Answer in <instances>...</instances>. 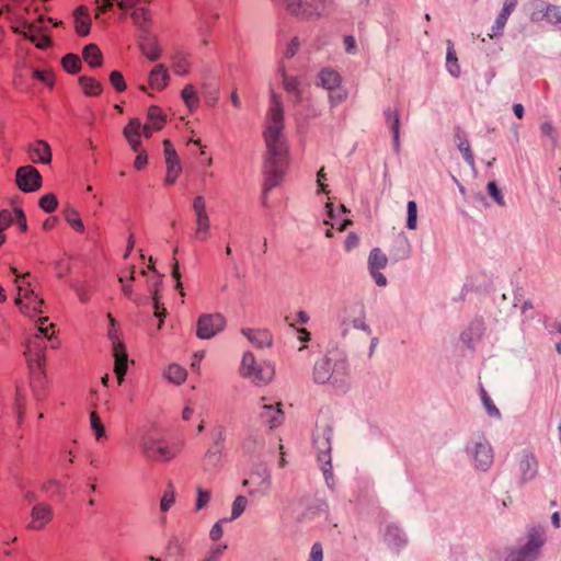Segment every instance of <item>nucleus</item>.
<instances>
[{
	"instance_id": "obj_27",
	"label": "nucleus",
	"mask_w": 561,
	"mask_h": 561,
	"mask_svg": "<svg viewBox=\"0 0 561 561\" xmlns=\"http://www.w3.org/2000/svg\"><path fill=\"white\" fill-rule=\"evenodd\" d=\"M80 87L88 96H98L102 93V84L94 78L82 76L79 78Z\"/></svg>"
},
{
	"instance_id": "obj_48",
	"label": "nucleus",
	"mask_w": 561,
	"mask_h": 561,
	"mask_svg": "<svg viewBox=\"0 0 561 561\" xmlns=\"http://www.w3.org/2000/svg\"><path fill=\"white\" fill-rule=\"evenodd\" d=\"M196 492H197V497H196L195 508H196V511H201L208 505V503L211 499V492L209 490L203 489L202 486H197Z\"/></svg>"
},
{
	"instance_id": "obj_60",
	"label": "nucleus",
	"mask_w": 561,
	"mask_h": 561,
	"mask_svg": "<svg viewBox=\"0 0 561 561\" xmlns=\"http://www.w3.org/2000/svg\"><path fill=\"white\" fill-rule=\"evenodd\" d=\"M118 282L122 284V290L124 293V295L129 299V300H133L134 302L136 304H140V299H138L135 294H134V289L131 287L130 284H127L126 283V277L121 275L118 277Z\"/></svg>"
},
{
	"instance_id": "obj_44",
	"label": "nucleus",
	"mask_w": 561,
	"mask_h": 561,
	"mask_svg": "<svg viewBox=\"0 0 561 561\" xmlns=\"http://www.w3.org/2000/svg\"><path fill=\"white\" fill-rule=\"evenodd\" d=\"M481 400H482L484 409L486 410V413L491 417H495V419L501 417L500 410L495 407L492 399L490 398V396L488 394V392L484 389H481Z\"/></svg>"
},
{
	"instance_id": "obj_51",
	"label": "nucleus",
	"mask_w": 561,
	"mask_h": 561,
	"mask_svg": "<svg viewBox=\"0 0 561 561\" xmlns=\"http://www.w3.org/2000/svg\"><path fill=\"white\" fill-rule=\"evenodd\" d=\"M23 27L26 32H23V36L30 42H35L38 33L43 32V28L34 23L23 22Z\"/></svg>"
},
{
	"instance_id": "obj_7",
	"label": "nucleus",
	"mask_w": 561,
	"mask_h": 561,
	"mask_svg": "<svg viewBox=\"0 0 561 561\" xmlns=\"http://www.w3.org/2000/svg\"><path fill=\"white\" fill-rule=\"evenodd\" d=\"M543 543V530L541 528H534L529 531L527 543L518 551L510 553L505 561H535Z\"/></svg>"
},
{
	"instance_id": "obj_55",
	"label": "nucleus",
	"mask_w": 561,
	"mask_h": 561,
	"mask_svg": "<svg viewBox=\"0 0 561 561\" xmlns=\"http://www.w3.org/2000/svg\"><path fill=\"white\" fill-rule=\"evenodd\" d=\"M46 345L41 335H34L28 340L26 352L44 353Z\"/></svg>"
},
{
	"instance_id": "obj_54",
	"label": "nucleus",
	"mask_w": 561,
	"mask_h": 561,
	"mask_svg": "<svg viewBox=\"0 0 561 561\" xmlns=\"http://www.w3.org/2000/svg\"><path fill=\"white\" fill-rule=\"evenodd\" d=\"M141 123L138 118H131L124 127L123 134L125 137L140 136Z\"/></svg>"
},
{
	"instance_id": "obj_14",
	"label": "nucleus",
	"mask_w": 561,
	"mask_h": 561,
	"mask_svg": "<svg viewBox=\"0 0 561 561\" xmlns=\"http://www.w3.org/2000/svg\"><path fill=\"white\" fill-rule=\"evenodd\" d=\"M30 529L41 530L53 519V508L47 503H37L31 511Z\"/></svg>"
},
{
	"instance_id": "obj_61",
	"label": "nucleus",
	"mask_w": 561,
	"mask_h": 561,
	"mask_svg": "<svg viewBox=\"0 0 561 561\" xmlns=\"http://www.w3.org/2000/svg\"><path fill=\"white\" fill-rule=\"evenodd\" d=\"M24 355L30 364V366L36 365L38 368H42L45 362L44 353L38 352H24Z\"/></svg>"
},
{
	"instance_id": "obj_46",
	"label": "nucleus",
	"mask_w": 561,
	"mask_h": 561,
	"mask_svg": "<svg viewBox=\"0 0 561 561\" xmlns=\"http://www.w3.org/2000/svg\"><path fill=\"white\" fill-rule=\"evenodd\" d=\"M408 218L407 228L415 230L417 227V205L414 201H409L407 205Z\"/></svg>"
},
{
	"instance_id": "obj_8",
	"label": "nucleus",
	"mask_w": 561,
	"mask_h": 561,
	"mask_svg": "<svg viewBox=\"0 0 561 561\" xmlns=\"http://www.w3.org/2000/svg\"><path fill=\"white\" fill-rule=\"evenodd\" d=\"M468 454L480 470H488L493 462V453L490 443L483 436L472 439L467 446Z\"/></svg>"
},
{
	"instance_id": "obj_4",
	"label": "nucleus",
	"mask_w": 561,
	"mask_h": 561,
	"mask_svg": "<svg viewBox=\"0 0 561 561\" xmlns=\"http://www.w3.org/2000/svg\"><path fill=\"white\" fill-rule=\"evenodd\" d=\"M139 450L142 457L151 462H168L180 451L178 446L152 434H145L140 437Z\"/></svg>"
},
{
	"instance_id": "obj_3",
	"label": "nucleus",
	"mask_w": 561,
	"mask_h": 561,
	"mask_svg": "<svg viewBox=\"0 0 561 561\" xmlns=\"http://www.w3.org/2000/svg\"><path fill=\"white\" fill-rule=\"evenodd\" d=\"M291 15L304 20H316L327 15L333 7V0H275Z\"/></svg>"
},
{
	"instance_id": "obj_13",
	"label": "nucleus",
	"mask_w": 561,
	"mask_h": 561,
	"mask_svg": "<svg viewBox=\"0 0 561 561\" xmlns=\"http://www.w3.org/2000/svg\"><path fill=\"white\" fill-rule=\"evenodd\" d=\"M388 263L387 255L379 248H374L368 256V268L375 283L383 287L387 285V278L380 273V270L385 268Z\"/></svg>"
},
{
	"instance_id": "obj_40",
	"label": "nucleus",
	"mask_w": 561,
	"mask_h": 561,
	"mask_svg": "<svg viewBox=\"0 0 561 561\" xmlns=\"http://www.w3.org/2000/svg\"><path fill=\"white\" fill-rule=\"evenodd\" d=\"M247 505H248L247 497L243 495H238L232 503L231 516H230V518H225V522H231V520L239 518L245 511Z\"/></svg>"
},
{
	"instance_id": "obj_45",
	"label": "nucleus",
	"mask_w": 561,
	"mask_h": 561,
	"mask_svg": "<svg viewBox=\"0 0 561 561\" xmlns=\"http://www.w3.org/2000/svg\"><path fill=\"white\" fill-rule=\"evenodd\" d=\"M90 425L91 428L94 431V435L98 440L105 436V427L95 411H92L90 413Z\"/></svg>"
},
{
	"instance_id": "obj_42",
	"label": "nucleus",
	"mask_w": 561,
	"mask_h": 561,
	"mask_svg": "<svg viewBox=\"0 0 561 561\" xmlns=\"http://www.w3.org/2000/svg\"><path fill=\"white\" fill-rule=\"evenodd\" d=\"M280 71H282V77H283L284 89L288 93L295 94L298 100L299 99V89H298L299 81H298V79L296 77L287 76L284 68H282Z\"/></svg>"
},
{
	"instance_id": "obj_39",
	"label": "nucleus",
	"mask_w": 561,
	"mask_h": 561,
	"mask_svg": "<svg viewBox=\"0 0 561 561\" xmlns=\"http://www.w3.org/2000/svg\"><path fill=\"white\" fill-rule=\"evenodd\" d=\"M355 317L354 318H350V317H344L343 319V324L344 325H348V324H352L353 328L357 329V330H367L368 329V325L366 324L365 322V316H364V309L363 307H358L357 308V312H355Z\"/></svg>"
},
{
	"instance_id": "obj_18",
	"label": "nucleus",
	"mask_w": 561,
	"mask_h": 561,
	"mask_svg": "<svg viewBox=\"0 0 561 561\" xmlns=\"http://www.w3.org/2000/svg\"><path fill=\"white\" fill-rule=\"evenodd\" d=\"M170 81V75L167 67L162 64L156 65L149 73V84L158 91L167 88Z\"/></svg>"
},
{
	"instance_id": "obj_24",
	"label": "nucleus",
	"mask_w": 561,
	"mask_h": 561,
	"mask_svg": "<svg viewBox=\"0 0 561 561\" xmlns=\"http://www.w3.org/2000/svg\"><path fill=\"white\" fill-rule=\"evenodd\" d=\"M130 16L133 19L134 24L142 32V34H149L151 12L148 8H135Z\"/></svg>"
},
{
	"instance_id": "obj_53",
	"label": "nucleus",
	"mask_w": 561,
	"mask_h": 561,
	"mask_svg": "<svg viewBox=\"0 0 561 561\" xmlns=\"http://www.w3.org/2000/svg\"><path fill=\"white\" fill-rule=\"evenodd\" d=\"M66 220L77 231L82 232L84 230L83 222L76 210H69L66 214Z\"/></svg>"
},
{
	"instance_id": "obj_32",
	"label": "nucleus",
	"mask_w": 561,
	"mask_h": 561,
	"mask_svg": "<svg viewBox=\"0 0 561 561\" xmlns=\"http://www.w3.org/2000/svg\"><path fill=\"white\" fill-rule=\"evenodd\" d=\"M447 44H448L447 54H446L447 70L453 77L457 78L460 75V66L458 64V59H457L453 43L450 41H448Z\"/></svg>"
},
{
	"instance_id": "obj_23",
	"label": "nucleus",
	"mask_w": 561,
	"mask_h": 561,
	"mask_svg": "<svg viewBox=\"0 0 561 561\" xmlns=\"http://www.w3.org/2000/svg\"><path fill=\"white\" fill-rule=\"evenodd\" d=\"M33 162L49 164L51 162V149L45 140H37L31 149Z\"/></svg>"
},
{
	"instance_id": "obj_21",
	"label": "nucleus",
	"mask_w": 561,
	"mask_h": 561,
	"mask_svg": "<svg viewBox=\"0 0 561 561\" xmlns=\"http://www.w3.org/2000/svg\"><path fill=\"white\" fill-rule=\"evenodd\" d=\"M516 5H517V0H505L503 9L492 26L493 33L489 34L490 37L497 36L499 34L502 33V31L507 22L508 16L514 11Z\"/></svg>"
},
{
	"instance_id": "obj_47",
	"label": "nucleus",
	"mask_w": 561,
	"mask_h": 561,
	"mask_svg": "<svg viewBox=\"0 0 561 561\" xmlns=\"http://www.w3.org/2000/svg\"><path fill=\"white\" fill-rule=\"evenodd\" d=\"M175 502V491L172 484H169L168 490L163 493L160 501V510L168 512Z\"/></svg>"
},
{
	"instance_id": "obj_37",
	"label": "nucleus",
	"mask_w": 561,
	"mask_h": 561,
	"mask_svg": "<svg viewBox=\"0 0 561 561\" xmlns=\"http://www.w3.org/2000/svg\"><path fill=\"white\" fill-rule=\"evenodd\" d=\"M64 69L69 73H77L81 70V59L76 54H67L61 60Z\"/></svg>"
},
{
	"instance_id": "obj_63",
	"label": "nucleus",
	"mask_w": 561,
	"mask_h": 561,
	"mask_svg": "<svg viewBox=\"0 0 561 561\" xmlns=\"http://www.w3.org/2000/svg\"><path fill=\"white\" fill-rule=\"evenodd\" d=\"M486 190H488V193L489 195L501 206L504 205V198H503V195L501 194L497 185L495 182H489L488 185H486Z\"/></svg>"
},
{
	"instance_id": "obj_2",
	"label": "nucleus",
	"mask_w": 561,
	"mask_h": 561,
	"mask_svg": "<svg viewBox=\"0 0 561 561\" xmlns=\"http://www.w3.org/2000/svg\"><path fill=\"white\" fill-rule=\"evenodd\" d=\"M348 364L339 351H331L316 362L313 380L317 383L331 382L335 387L345 385Z\"/></svg>"
},
{
	"instance_id": "obj_5",
	"label": "nucleus",
	"mask_w": 561,
	"mask_h": 561,
	"mask_svg": "<svg viewBox=\"0 0 561 561\" xmlns=\"http://www.w3.org/2000/svg\"><path fill=\"white\" fill-rule=\"evenodd\" d=\"M333 435L332 426L328 423L317 424L313 434V443L318 450V460L321 463L322 472L329 481L332 478L331 466V439Z\"/></svg>"
},
{
	"instance_id": "obj_6",
	"label": "nucleus",
	"mask_w": 561,
	"mask_h": 561,
	"mask_svg": "<svg viewBox=\"0 0 561 561\" xmlns=\"http://www.w3.org/2000/svg\"><path fill=\"white\" fill-rule=\"evenodd\" d=\"M240 371L243 377L251 378L255 383L266 385L274 377V366L271 363L257 364L250 352L243 354Z\"/></svg>"
},
{
	"instance_id": "obj_34",
	"label": "nucleus",
	"mask_w": 561,
	"mask_h": 561,
	"mask_svg": "<svg viewBox=\"0 0 561 561\" xmlns=\"http://www.w3.org/2000/svg\"><path fill=\"white\" fill-rule=\"evenodd\" d=\"M147 117L156 130L162 129L165 123V116L159 106L151 105L148 108Z\"/></svg>"
},
{
	"instance_id": "obj_38",
	"label": "nucleus",
	"mask_w": 561,
	"mask_h": 561,
	"mask_svg": "<svg viewBox=\"0 0 561 561\" xmlns=\"http://www.w3.org/2000/svg\"><path fill=\"white\" fill-rule=\"evenodd\" d=\"M181 95L184 103L191 111L195 110L198 106L199 100L195 91V88L192 84H186L182 90Z\"/></svg>"
},
{
	"instance_id": "obj_10",
	"label": "nucleus",
	"mask_w": 561,
	"mask_h": 561,
	"mask_svg": "<svg viewBox=\"0 0 561 561\" xmlns=\"http://www.w3.org/2000/svg\"><path fill=\"white\" fill-rule=\"evenodd\" d=\"M225 448V430L219 427L213 434V443L204 457V470L211 471L219 467L221 461V455Z\"/></svg>"
},
{
	"instance_id": "obj_28",
	"label": "nucleus",
	"mask_w": 561,
	"mask_h": 561,
	"mask_svg": "<svg viewBox=\"0 0 561 561\" xmlns=\"http://www.w3.org/2000/svg\"><path fill=\"white\" fill-rule=\"evenodd\" d=\"M457 147L461 152L465 161L471 167L474 168V158L472 151L470 149V144L467 140L465 134L461 130L456 133Z\"/></svg>"
},
{
	"instance_id": "obj_29",
	"label": "nucleus",
	"mask_w": 561,
	"mask_h": 561,
	"mask_svg": "<svg viewBox=\"0 0 561 561\" xmlns=\"http://www.w3.org/2000/svg\"><path fill=\"white\" fill-rule=\"evenodd\" d=\"M82 56L83 59L93 68L102 65V53L95 44L84 46Z\"/></svg>"
},
{
	"instance_id": "obj_31",
	"label": "nucleus",
	"mask_w": 561,
	"mask_h": 561,
	"mask_svg": "<svg viewBox=\"0 0 561 561\" xmlns=\"http://www.w3.org/2000/svg\"><path fill=\"white\" fill-rule=\"evenodd\" d=\"M165 165H167V176H165L164 182L167 185H173L182 172L181 162H180L179 158L165 160Z\"/></svg>"
},
{
	"instance_id": "obj_16",
	"label": "nucleus",
	"mask_w": 561,
	"mask_h": 561,
	"mask_svg": "<svg viewBox=\"0 0 561 561\" xmlns=\"http://www.w3.org/2000/svg\"><path fill=\"white\" fill-rule=\"evenodd\" d=\"M385 121L392 133L393 147L400 149V112L397 107H387L383 112Z\"/></svg>"
},
{
	"instance_id": "obj_22",
	"label": "nucleus",
	"mask_w": 561,
	"mask_h": 561,
	"mask_svg": "<svg viewBox=\"0 0 561 561\" xmlns=\"http://www.w3.org/2000/svg\"><path fill=\"white\" fill-rule=\"evenodd\" d=\"M115 365L114 371L117 376L118 382L124 381L125 374L127 371V353L122 343H117L114 346Z\"/></svg>"
},
{
	"instance_id": "obj_58",
	"label": "nucleus",
	"mask_w": 561,
	"mask_h": 561,
	"mask_svg": "<svg viewBox=\"0 0 561 561\" xmlns=\"http://www.w3.org/2000/svg\"><path fill=\"white\" fill-rule=\"evenodd\" d=\"M14 222V214L9 209L0 210V232L9 228Z\"/></svg>"
},
{
	"instance_id": "obj_19",
	"label": "nucleus",
	"mask_w": 561,
	"mask_h": 561,
	"mask_svg": "<svg viewBox=\"0 0 561 561\" xmlns=\"http://www.w3.org/2000/svg\"><path fill=\"white\" fill-rule=\"evenodd\" d=\"M75 28L79 36H87L90 33L91 19L89 10L84 5L78 7L73 12Z\"/></svg>"
},
{
	"instance_id": "obj_11",
	"label": "nucleus",
	"mask_w": 561,
	"mask_h": 561,
	"mask_svg": "<svg viewBox=\"0 0 561 561\" xmlns=\"http://www.w3.org/2000/svg\"><path fill=\"white\" fill-rule=\"evenodd\" d=\"M15 182L22 192L31 193L41 188L42 175L34 167L23 165L16 170Z\"/></svg>"
},
{
	"instance_id": "obj_50",
	"label": "nucleus",
	"mask_w": 561,
	"mask_h": 561,
	"mask_svg": "<svg viewBox=\"0 0 561 561\" xmlns=\"http://www.w3.org/2000/svg\"><path fill=\"white\" fill-rule=\"evenodd\" d=\"M110 82L117 92H123L126 90V82L121 71H112L110 73Z\"/></svg>"
},
{
	"instance_id": "obj_64",
	"label": "nucleus",
	"mask_w": 561,
	"mask_h": 561,
	"mask_svg": "<svg viewBox=\"0 0 561 561\" xmlns=\"http://www.w3.org/2000/svg\"><path fill=\"white\" fill-rule=\"evenodd\" d=\"M308 561H323V549L319 542L313 543Z\"/></svg>"
},
{
	"instance_id": "obj_49",
	"label": "nucleus",
	"mask_w": 561,
	"mask_h": 561,
	"mask_svg": "<svg viewBox=\"0 0 561 561\" xmlns=\"http://www.w3.org/2000/svg\"><path fill=\"white\" fill-rule=\"evenodd\" d=\"M545 16L549 23L561 26V7L548 5Z\"/></svg>"
},
{
	"instance_id": "obj_43",
	"label": "nucleus",
	"mask_w": 561,
	"mask_h": 561,
	"mask_svg": "<svg viewBox=\"0 0 561 561\" xmlns=\"http://www.w3.org/2000/svg\"><path fill=\"white\" fill-rule=\"evenodd\" d=\"M38 205L44 211L53 213L58 207V199L55 194L48 193L39 198Z\"/></svg>"
},
{
	"instance_id": "obj_20",
	"label": "nucleus",
	"mask_w": 561,
	"mask_h": 561,
	"mask_svg": "<svg viewBox=\"0 0 561 561\" xmlns=\"http://www.w3.org/2000/svg\"><path fill=\"white\" fill-rule=\"evenodd\" d=\"M241 333L257 348L272 344V335L266 330L242 329Z\"/></svg>"
},
{
	"instance_id": "obj_57",
	"label": "nucleus",
	"mask_w": 561,
	"mask_h": 561,
	"mask_svg": "<svg viewBox=\"0 0 561 561\" xmlns=\"http://www.w3.org/2000/svg\"><path fill=\"white\" fill-rule=\"evenodd\" d=\"M540 133L543 137H547L551 140L552 146H557L558 137L550 122H545L540 125Z\"/></svg>"
},
{
	"instance_id": "obj_12",
	"label": "nucleus",
	"mask_w": 561,
	"mask_h": 561,
	"mask_svg": "<svg viewBox=\"0 0 561 561\" xmlns=\"http://www.w3.org/2000/svg\"><path fill=\"white\" fill-rule=\"evenodd\" d=\"M538 472V462L533 453L523 450L517 456L515 474L522 483L533 480Z\"/></svg>"
},
{
	"instance_id": "obj_33",
	"label": "nucleus",
	"mask_w": 561,
	"mask_h": 561,
	"mask_svg": "<svg viewBox=\"0 0 561 561\" xmlns=\"http://www.w3.org/2000/svg\"><path fill=\"white\" fill-rule=\"evenodd\" d=\"M173 71L179 76H185L190 72L191 65L185 55L176 53L171 57Z\"/></svg>"
},
{
	"instance_id": "obj_41",
	"label": "nucleus",
	"mask_w": 561,
	"mask_h": 561,
	"mask_svg": "<svg viewBox=\"0 0 561 561\" xmlns=\"http://www.w3.org/2000/svg\"><path fill=\"white\" fill-rule=\"evenodd\" d=\"M228 546L226 543H216L209 548L206 554L198 561H220Z\"/></svg>"
},
{
	"instance_id": "obj_59",
	"label": "nucleus",
	"mask_w": 561,
	"mask_h": 561,
	"mask_svg": "<svg viewBox=\"0 0 561 561\" xmlns=\"http://www.w3.org/2000/svg\"><path fill=\"white\" fill-rule=\"evenodd\" d=\"M193 210L195 213V217H206L208 216L206 210V202L203 196H196L193 201Z\"/></svg>"
},
{
	"instance_id": "obj_56",
	"label": "nucleus",
	"mask_w": 561,
	"mask_h": 561,
	"mask_svg": "<svg viewBox=\"0 0 561 561\" xmlns=\"http://www.w3.org/2000/svg\"><path fill=\"white\" fill-rule=\"evenodd\" d=\"M46 345L41 335H34L28 340L26 352L44 353Z\"/></svg>"
},
{
	"instance_id": "obj_17",
	"label": "nucleus",
	"mask_w": 561,
	"mask_h": 561,
	"mask_svg": "<svg viewBox=\"0 0 561 561\" xmlns=\"http://www.w3.org/2000/svg\"><path fill=\"white\" fill-rule=\"evenodd\" d=\"M280 403L276 405L263 404L260 411V419L270 428L277 427L283 421V412L280 410Z\"/></svg>"
},
{
	"instance_id": "obj_36",
	"label": "nucleus",
	"mask_w": 561,
	"mask_h": 561,
	"mask_svg": "<svg viewBox=\"0 0 561 561\" xmlns=\"http://www.w3.org/2000/svg\"><path fill=\"white\" fill-rule=\"evenodd\" d=\"M149 291L152 296V301H153V308H154V316L157 318H159V325H158V329H161L162 328V324H163V319L167 317L168 314V311L167 309L160 305L159 302V297H158V288L157 286H150L149 287Z\"/></svg>"
},
{
	"instance_id": "obj_26",
	"label": "nucleus",
	"mask_w": 561,
	"mask_h": 561,
	"mask_svg": "<svg viewBox=\"0 0 561 561\" xmlns=\"http://www.w3.org/2000/svg\"><path fill=\"white\" fill-rule=\"evenodd\" d=\"M319 80L320 84L329 91L335 90L336 88L340 87L341 83L340 75L336 71L329 68L322 69L320 71Z\"/></svg>"
},
{
	"instance_id": "obj_15",
	"label": "nucleus",
	"mask_w": 561,
	"mask_h": 561,
	"mask_svg": "<svg viewBox=\"0 0 561 561\" xmlns=\"http://www.w3.org/2000/svg\"><path fill=\"white\" fill-rule=\"evenodd\" d=\"M139 49L150 61H156L161 57V48L156 36L142 34L139 41Z\"/></svg>"
},
{
	"instance_id": "obj_9",
	"label": "nucleus",
	"mask_w": 561,
	"mask_h": 561,
	"mask_svg": "<svg viewBox=\"0 0 561 561\" xmlns=\"http://www.w3.org/2000/svg\"><path fill=\"white\" fill-rule=\"evenodd\" d=\"M225 327L226 319L221 313H204L197 320L196 336L201 340L211 339Z\"/></svg>"
},
{
	"instance_id": "obj_30",
	"label": "nucleus",
	"mask_w": 561,
	"mask_h": 561,
	"mask_svg": "<svg viewBox=\"0 0 561 561\" xmlns=\"http://www.w3.org/2000/svg\"><path fill=\"white\" fill-rule=\"evenodd\" d=\"M164 376L171 382L181 385L186 380L187 373L182 366L178 364H171L164 371Z\"/></svg>"
},
{
	"instance_id": "obj_52",
	"label": "nucleus",
	"mask_w": 561,
	"mask_h": 561,
	"mask_svg": "<svg viewBox=\"0 0 561 561\" xmlns=\"http://www.w3.org/2000/svg\"><path fill=\"white\" fill-rule=\"evenodd\" d=\"M23 27L26 32H23V36L30 42H35L38 33L43 32V28L34 23L23 22Z\"/></svg>"
},
{
	"instance_id": "obj_1",
	"label": "nucleus",
	"mask_w": 561,
	"mask_h": 561,
	"mask_svg": "<svg viewBox=\"0 0 561 561\" xmlns=\"http://www.w3.org/2000/svg\"><path fill=\"white\" fill-rule=\"evenodd\" d=\"M284 129V107L275 92L271 93V104L266 114V124L263 137L266 146L264 170L268 174V183L275 186L280 181L286 165L288 148Z\"/></svg>"
},
{
	"instance_id": "obj_62",
	"label": "nucleus",
	"mask_w": 561,
	"mask_h": 561,
	"mask_svg": "<svg viewBox=\"0 0 561 561\" xmlns=\"http://www.w3.org/2000/svg\"><path fill=\"white\" fill-rule=\"evenodd\" d=\"M15 404H16L18 420L21 423L23 421V415L25 413V396L23 394L22 390L19 388L16 390Z\"/></svg>"
},
{
	"instance_id": "obj_35",
	"label": "nucleus",
	"mask_w": 561,
	"mask_h": 561,
	"mask_svg": "<svg viewBox=\"0 0 561 561\" xmlns=\"http://www.w3.org/2000/svg\"><path fill=\"white\" fill-rule=\"evenodd\" d=\"M210 231L209 216L196 217L195 238L199 241H206Z\"/></svg>"
},
{
	"instance_id": "obj_25",
	"label": "nucleus",
	"mask_w": 561,
	"mask_h": 561,
	"mask_svg": "<svg viewBox=\"0 0 561 561\" xmlns=\"http://www.w3.org/2000/svg\"><path fill=\"white\" fill-rule=\"evenodd\" d=\"M255 476L260 479V481L257 482V488L255 490H251L249 493L261 494L263 496L268 495L272 489V478L270 470L265 467L261 468L257 472L252 474V479Z\"/></svg>"
}]
</instances>
